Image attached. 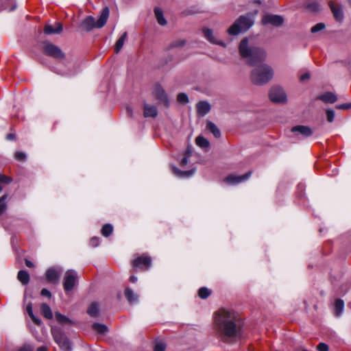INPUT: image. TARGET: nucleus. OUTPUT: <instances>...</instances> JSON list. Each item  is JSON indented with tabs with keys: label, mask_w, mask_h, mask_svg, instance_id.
I'll use <instances>...</instances> for the list:
<instances>
[{
	"label": "nucleus",
	"mask_w": 351,
	"mask_h": 351,
	"mask_svg": "<svg viewBox=\"0 0 351 351\" xmlns=\"http://www.w3.org/2000/svg\"><path fill=\"white\" fill-rule=\"evenodd\" d=\"M166 346L165 343L162 341H158L155 344L154 350V351H165Z\"/></svg>",
	"instance_id": "a19ab883"
},
{
	"label": "nucleus",
	"mask_w": 351,
	"mask_h": 351,
	"mask_svg": "<svg viewBox=\"0 0 351 351\" xmlns=\"http://www.w3.org/2000/svg\"><path fill=\"white\" fill-rule=\"evenodd\" d=\"M329 6L335 19L337 21H341L343 19V13L341 6L338 4H335L332 1L329 2Z\"/></svg>",
	"instance_id": "2eb2a0df"
},
{
	"label": "nucleus",
	"mask_w": 351,
	"mask_h": 351,
	"mask_svg": "<svg viewBox=\"0 0 351 351\" xmlns=\"http://www.w3.org/2000/svg\"><path fill=\"white\" fill-rule=\"evenodd\" d=\"M308 8L311 11V12H317L319 10V6L318 5L317 3L316 2H312V3H308Z\"/></svg>",
	"instance_id": "c03bdc74"
},
{
	"label": "nucleus",
	"mask_w": 351,
	"mask_h": 351,
	"mask_svg": "<svg viewBox=\"0 0 351 351\" xmlns=\"http://www.w3.org/2000/svg\"><path fill=\"white\" fill-rule=\"evenodd\" d=\"M184 44H185L184 40H178L173 42L170 47H171V48L180 47L184 46Z\"/></svg>",
	"instance_id": "37998d69"
},
{
	"label": "nucleus",
	"mask_w": 351,
	"mask_h": 351,
	"mask_svg": "<svg viewBox=\"0 0 351 351\" xmlns=\"http://www.w3.org/2000/svg\"><path fill=\"white\" fill-rule=\"evenodd\" d=\"M309 78H310V74L308 73H304L303 75H301L300 80L301 81H304V80H308Z\"/></svg>",
	"instance_id": "864d4df0"
},
{
	"label": "nucleus",
	"mask_w": 351,
	"mask_h": 351,
	"mask_svg": "<svg viewBox=\"0 0 351 351\" xmlns=\"http://www.w3.org/2000/svg\"><path fill=\"white\" fill-rule=\"evenodd\" d=\"M203 34L204 37L210 43L214 44H217L220 45H223V43L222 42H217L215 38L213 36V32L212 29L209 28H204L203 29Z\"/></svg>",
	"instance_id": "4be33fe9"
},
{
	"label": "nucleus",
	"mask_w": 351,
	"mask_h": 351,
	"mask_svg": "<svg viewBox=\"0 0 351 351\" xmlns=\"http://www.w3.org/2000/svg\"><path fill=\"white\" fill-rule=\"evenodd\" d=\"M25 265L28 267H34L33 263L31 262L30 261L27 260V259H25Z\"/></svg>",
	"instance_id": "6e6d98bb"
},
{
	"label": "nucleus",
	"mask_w": 351,
	"mask_h": 351,
	"mask_svg": "<svg viewBox=\"0 0 351 351\" xmlns=\"http://www.w3.org/2000/svg\"><path fill=\"white\" fill-rule=\"evenodd\" d=\"M40 312L41 314L47 319H51L53 317V313L50 306L45 304L43 303L40 306Z\"/></svg>",
	"instance_id": "b1692460"
},
{
	"label": "nucleus",
	"mask_w": 351,
	"mask_h": 351,
	"mask_svg": "<svg viewBox=\"0 0 351 351\" xmlns=\"http://www.w3.org/2000/svg\"><path fill=\"white\" fill-rule=\"evenodd\" d=\"M239 53L243 58L246 59L247 63L250 66H256L263 62L266 57V53L262 48L250 47L248 39H243L239 47Z\"/></svg>",
	"instance_id": "f03ea898"
},
{
	"label": "nucleus",
	"mask_w": 351,
	"mask_h": 351,
	"mask_svg": "<svg viewBox=\"0 0 351 351\" xmlns=\"http://www.w3.org/2000/svg\"><path fill=\"white\" fill-rule=\"evenodd\" d=\"M317 348L318 351H328V346L324 343H319Z\"/></svg>",
	"instance_id": "8fccbe9b"
},
{
	"label": "nucleus",
	"mask_w": 351,
	"mask_h": 351,
	"mask_svg": "<svg viewBox=\"0 0 351 351\" xmlns=\"http://www.w3.org/2000/svg\"><path fill=\"white\" fill-rule=\"evenodd\" d=\"M302 351H308V350H303Z\"/></svg>",
	"instance_id": "680f3d73"
},
{
	"label": "nucleus",
	"mask_w": 351,
	"mask_h": 351,
	"mask_svg": "<svg viewBox=\"0 0 351 351\" xmlns=\"http://www.w3.org/2000/svg\"><path fill=\"white\" fill-rule=\"evenodd\" d=\"M133 266L143 269H148L152 265V259L149 256H140L132 261Z\"/></svg>",
	"instance_id": "f8f14e48"
},
{
	"label": "nucleus",
	"mask_w": 351,
	"mask_h": 351,
	"mask_svg": "<svg viewBox=\"0 0 351 351\" xmlns=\"http://www.w3.org/2000/svg\"><path fill=\"white\" fill-rule=\"evenodd\" d=\"M40 294H41V295L47 297V298H51V296L50 291L45 288H44L41 290Z\"/></svg>",
	"instance_id": "3c124183"
},
{
	"label": "nucleus",
	"mask_w": 351,
	"mask_h": 351,
	"mask_svg": "<svg viewBox=\"0 0 351 351\" xmlns=\"http://www.w3.org/2000/svg\"><path fill=\"white\" fill-rule=\"evenodd\" d=\"M11 181L12 180L10 178L0 173V184H9Z\"/></svg>",
	"instance_id": "de8ad7c7"
},
{
	"label": "nucleus",
	"mask_w": 351,
	"mask_h": 351,
	"mask_svg": "<svg viewBox=\"0 0 351 351\" xmlns=\"http://www.w3.org/2000/svg\"><path fill=\"white\" fill-rule=\"evenodd\" d=\"M250 175L251 172H247L243 176L230 175L224 181L228 184L234 185L247 180L250 177Z\"/></svg>",
	"instance_id": "4468645a"
},
{
	"label": "nucleus",
	"mask_w": 351,
	"mask_h": 351,
	"mask_svg": "<svg viewBox=\"0 0 351 351\" xmlns=\"http://www.w3.org/2000/svg\"><path fill=\"white\" fill-rule=\"evenodd\" d=\"M62 25L60 23H56L55 27L50 25H45L44 32L46 34H59L62 31Z\"/></svg>",
	"instance_id": "412c9836"
},
{
	"label": "nucleus",
	"mask_w": 351,
	"mask_h": 351,
	"mask_svg": "<svg viewBox=\"0 0 351 351\" xmlns=\"http://www.w3.org/2000/svg\"><path fill=\"white\" fill-rule=\"evenodd\" d=\"M144 116L145 117L154 118L158 114V110L155 106L144 104Z\"/></svg>",
	"instance_id": "6ab92c4d"
},
{
	"label": "nucleus",
	"mask_w": 351,
	"mask_h": 351,
	"mask_svg": "<svg viewBox=\"0 0 351 351\" xmlns=\"http://www.w3.org/2000/svg\"><path fill=\"white\" fill-rule=\"evenodd\" d=\"M44 53L53 58L60 60L64 58V53L56 45L51 43H45L44 44Z\"/></svg>",
	"instance_id": "6e6552de"
},
{
	"label": "nucleus",
	"mask_w": 351,
	"mask_h": 351,
	"mask_svg": "<svg viewBox=\"0 0 351 351\" xmlns=\"http://www.w3.org/2000/svg\"><path fill=\"white\" fill-rule=\"evenodd\" d=\"M327 121L330 123L332 122L335 119V112L333 110L328 109L326 110Z\"/></svg>",
	"instance_id": "58836bf2"
},
{
	"label": "nucleus",
	"mask_w": 351,
	"mask_h": 351,
	"mask_svg": "<svg viewBox=\"0 0 351 351\" xmlns=\"http://www.w3.org/2000/svg\"><path fill=\"white\" fill-rule=\"evenodd\" d=\"M344 308V302L341 299H337L335 302V311L337 316H339Z\"/></svg>",
	"instance_id": "2f4dec72"
},
{
	"label": "nucleus",
	"mask_w": 351,
	"mask_h": 351,
	"mask_svg": "<svg viewBox=\"0 0 351 351\" xmlns=\"http://www.w3.org/2000/svg\"><path fill=\"white\" fill-rule=\"evenodd\" d=\"M18 351H33V349L30 346H25L21 348Z\"/></svg>",
	"instance_id": "603ef678"
},
{
	"label": "nucleus",
	"mask_w": 351,
	"mask_h": 351,
	"mask_svg": "<svg viewBox=\"0 0 351 351\" xmlns=\"http://www.w3.org/2000/svg\"><path fill=\"white\" fill-rule=\"evenodd\" d=\"M26 311H27V314L29 315V316L31 317L32 322L35 324H37V325H40L41 324V323H42L41 319L40 318H38V317L35 316L34 313H33L32 304L31 302H29L27 304Z\"/></svg>",
	"instance_id": "5701e85b"
},
{
	"label": "nucleus",
	"mask_w": 351,
	"mask_h": 351,
	"mask_svg": "<svg viewBox=\"0 0 351 351\" xmlns=\"http://www.w3.org/2000/svg\"><path fill=\"white\" fill-rule=\"evenodd\" d=\"M206 129L209 130L216 138H219L221 136V132L217 125L211 121H207Z\"/></svg>",
	"instance_id": "a878e982"
},
{
	"label": "nucleus",
	"mask_w": 351,
	"mask_h": 351,
	"mask_svg": "<svg viewBox=\"0 0 351 351\" xmlns=\"http://www.w3.org/2000/svg\"><path fill=\"white\" fill-rule=\"evenodd\" d=\"M93 328L99 334L104 335L108 332V327L102 324L95 323L93 325Z\"/></svg>",
	"instance_id": "473e14b6"
},
{
	"label": "nucleus",
	"mask_w": 351,
	"mask_h": 351,
	"mask_svg": "<svg viewBox=\"0 0 351 351\" xmlns=\"http://www.w3.org/2000/svg\"><path fill=\"white\" fill-rule=\"evenodd\" d=\"M51 332L55 342L62 351L72 350L71 342L61 328L53 326L51 327Z\"/></svg>",
	"instance_id": "423d86ee"
},
{
	"label": "nucleus",
	"mask_w": 351,
	"mask_h": 351,
	"mask_svg": "<svg viewBox=\"0 0 351 351\" xmlns=\"http://www.w3.org/2000/svg\"><path fill=\"white\" fill-rule=\"evenodd\" d=\"M112 226L110 223H106L101 228V234L103 236L107 237L112 232Z\"/></svg>",
	"instance_id": "f704fd0d"
},
{
	"label": "nucleus",
	"mask_w": 351,
	"mask_h": 351,
	"mask_svg": "<svg viewBox=\"0 0 351 351\" xmlns=\"http://www.w3.org/2000/svg\"><path fill=\"white\" fill-rule=\"evenodd\" d=\"M13 138H14V134H9L7 136V138L9 139V140H12V139H13Z\"/></svg>",
	"instance_id": "bf43d9fd"
},
{
	"label": "nucleus",
	"mask_w": 351,
	"mask_h": 351,
	"mask_svg": "<svg viewBox=\"0 0 351 351\" xmlns=\"http://www.w3.org/2000/svg\"><path fill=\"white\" fill-rule=\"evenodd\" d=\"M284 19L281 16L275 14H266L262 19L263 25L270 24L274 26H280L283 23Z\"/></svg>",
	"instance_id": "9d476101"
},
{
	"label": "nucleus",
	"mask_w": 351,
	"mask_h": 351,
	"mask_svg": "<svg viewBox=\"0 0 351 351\" xmlns=\"http://www.w3.org/2000/svg\"><path fill=\"white\" fill-rule=\"evenodd\" d=\"M127 37V32H124L121 37L118 39V40L115 43L114 51L116 53H119L121 48L123 47L124 43Z\"/></svg>",
	"instance_id": "c85d7f7f"
},
{
	"label": "nucleus",
	"mask_w": 351,
	"mask_h": 351,
	"mask_svg": "<svg viewBox=\"0 0 351 351\" xmlns=\"http://www.w3.org/2000/svg\"><path fill=\"white\" fill-rule=\"evenodd\" d=\"M126 112L128 116L132 117V108L130 106L126 107Z\"/></svg>",
	"instance_id": "5fc2aeb1"
},
{
	"label": "nucleus",
	"mask_w": 351,
	"mask_h": 351,
	"mask_svg": "<svg viewBox=\"0 0 351 351\" xmlns=\"http://www.w3.org/2000/svg\"><path fill=\"white\" fill-rule=\"evenodd\" d=\"M109 8L105 7L102 9L101 14L97 21L95 18L91 16H86L82 23V27L87 32H90L94 28H101L106 25L109 17Z\"/></svg>",
	"instance_id": "39448f33"
},
{
	"label": "nucleus",
	"mask_w": 351,
	"mask_h": 351,
	"mask_svg": "<svg viewBox=\"0 0 351 351\" xmlns=\"http://www.w3.org/2000/svg\"><path fill=\"white\" fill-rule=\"evenodd\" d=\"M316 99L322 100L326 104H333L337 100V97L335 94L331 92H326L317 96Z\"/></svg>",
	"instance_id": "f3484780"
},
{
	"label": "nucleus",
	"mask_w": 351,
	"mask_h": 351,
	"mask_svg": "<svg viewBox=\"0 0 351 351\" xmlns=\"http://www.w3.org/2000/svg\"><path fill=\"white\" fill-rule=\"evenodd\" d=\"M154 13L156 18L157 19L158 23L160 25H165L167 24V21L163 16V12L162 10L159 8H156L154 9Z\"/></svg>",
	"instance_id": "cd10ccee"
},
{
	"label": "nucleus",
	"mask_w": 351,
	"mask_h": 351,
	"mask_svg": "<svg viewBox=\"0 0 351 351\" xmlns=\"http://www.w3.org/2000/svg\"><path fill=\"white\" fill-rule=\"evenodd\" d=\"M47 347L46 346H40L37 348V351H46Z\"/></svg>",
	"instance_id": "13d9d810"
},
{
	"label": "nucleus",
	"mask_w": 351,
	"mask_h": 351,
	"mask_svg": "<svg viewBox=\"0 0 351 351\" xmlns=\"http://www.w3.org/2000/svg\"><path fill=\"white\" fill-rule=\"evenodd\" d=\"M336 108L339 109V110H348V109H350V108H351V102L350 103H346V104H343L337 105V106H336Z\"/></svg>",
	"instance_id": "09e8293b"
},
{
	"label": "nucleus",
	"mask_w": 351,
	"mask_h": 351,
	"mask_svg": "<svg viewBox=\"0 0 351 351\" xmlns=\"http://www.w3.org/2000/svg\"><path fill=\"white\" fill-rule=\"evenodd\" d=\"M27 291H25V294H24V300L25 301L27 300Z\"/></svg>",
	"instance_id": "052dcab7"
},
{
	"label": "nucleus",
	"mask_w": 351,
	"mask_h": 351,
	"mask_svg": "<svg viewBox=\"0 0 351 351\" xmlns=\"http://www.w3.org/2000/svg\"><path fill=\"white\" fill-rule=\"evenodd\" d=\"M17 277L19 280L23 285H27L29 281V275L26 271H19Z\"/></svg>",
	"instance_id": "c756f323"
},
{
	"label": "nucleus",
	"mask_w": 351,
	"mask_h": 351,
	"mask_svg": "<svg viewBox=\"0 0 351 351\" xmlns=\"http://www.w3.org/2000/svg\"><path fill=\"white\" fill-rule=\"evenodd\" d=\"M62 271L60 267H51L47 269L45 276L49 282L57 283Z\"/></svg>",
	"instance_id": "ddd939ff"
},
{
	"label": "nucleus",
	"mask_w": 351,
	"mask_h": 351,
	"mask_svg": "<svg viewBox=\"0 0 351 351\" xmlns=\"http://www.w3.org/2000/svg\"><path fill=\"white\" fill-rule=\"evenodd\" d=\"M213 319L215 332L223 341H236L241 337L240 321L234 311L220 308L214 313Z\"/></svg>",
	"instance_id": "f257e3e1"
},
{
	"label": "nucleus",
	"mask_w": 351,
	"mask_h": 351,
	"mask_svg": "<svg viewBox=\"0 0 351 351\" xmlns=\"http://www.w3.org/2000/svg\"><path fill=\"white\" fill-rule=\"evenodd\" d=\"M125 296L130 303H134L138 300V295L129 287L125 290Z\"/></svg>",
	"instance_id": "bb28decb"
},
{
	"label": "nucleus",
	"mask_w": 351,
	"mask_h": 351,
	"mask_svg": "<svg viewBox=\"0 0 351 351\" xmlns=\"http://www.w3.org/2000/svg\"><path fill=\"white\" fill-rule=\"evenodd\" d=\"M196 144L202 148H207L209 146V142L203 136H199L196 138Z\"/></svg>",
	"instance_id": "72a5a7b5"
},
{
	"label": "nucleus",
	"mask_w": 351,
	"mask_h": 351,
	"mask_svg": "<svg viewBox=\"0 0 351 351\" xmlns=\"http://www.w3.org/2000/svg\"><path fill=\"white\" fill-rule=\"evenodd\" d=\"M269 95L271 101L274 103H284L287 101V96L284 90L278 86L271 88Z\"/></svg>",
	"instance_id": "1a4fd4ad"
},
{
	"label": "nucleus",
	"mask_w": 351,
	"mask_h": 351,
	"mask_svg": "<svg viewBox=\"0 0 351 351\" xmlns=\"http://www.w3.org/2000/svg\"><path fill=\"white\" fill-rule=\"evenodd\" d=\"M291 131L294 133H299L304 137H308L313 134L311 128L306 125H296L291 128Z\"/></svg>",
	"instance_id": "dca6fc26"
},
{
	"label": "nucleus",
	"mask_w": 351,
	"mask_h": 351,
	"mask_svg": "<svg viewBox=\"0 0 351 351\" xmlns=\"http://www.w3.org/2000/svg\"><path fill=\"white\" fill-rule=\"evenodd\" d=\"M258 11L247 13L241 16L228 29L230 35L236 36L243 32L248 30L254 24V19Z\"/></svg>",
	"instance_id": "7ed1b4c3"
},
{
	"label": "nucleus",
	"mask_w": 351,
	"mask_h": 351,
	"mask_svg": "<svg viewBox=\"0 0 351 351\" xmlns=\"http://www.w3.org/2000/svg\"><path fill=\"white\" fill-rule=\"evenodd\" d=\"M324 28H325V24L323 23H319L316 24L311 28V32L316 33V32H318L324 29Z\"/></svg>",
	"instance_id": "ea45409f"
},
{
	"label": "nucleus",
	"mask_w": 351,
	"mask_h": 351,
	"mask_svg": "<svg viewBox=\"0 0 351 351\" xmlns=\"http://www.w3.org/2000/svg\"><path fill=\"white\" fill-rule=\"evenodd\" d=\"M77 274L75 270L69 269L66 271L64 278V289L66 292L71 291L77 282Z\"/></svg>",
	"instance_id": "0eeeda50"
},
{
	"label": "nucleus",
	"mask_w": 351,
	"mask_h": 351,
	"mask_svg": "<svg viewBox=\"0 0 351 351\" xmlns=\"http://www.w3.org/2000/svg\"><path fill=\"white\" fill-rule=\"evenodd\" d=\"M99 242H100V239L99 237H93L90 240V244L91 246L95 247H97L99 244Z\"/></svg>",
	"instance_id": "49530a36"
},
{
	"label": "nucleus",
	"mask_w": 351,
	"mask_h": 351,
	"mask_svg": "<svg viewBox=\"0 0 351 351\" xmlns=\"http://www.w3.org/2000/svg\"><path fill=\"white\" fill-rule=\"evenodd\" d=\"M211 293L210 289L206 287H202L198 291V295L202 299H206Z\"/></svg>",
	"instance_id": "c9c22d12"
},
{
	"label": "nucleus",
	"mask_w": 351,
	"mask_h": 351,
	"mask_svg": "<svg viewBox=\"0 0 351 351\" xmlns=\"http://www.w3.org/2000/svg\"><path fill=\"white\" fill-rule=\"evenodd\" d=\"M153 94L160 103L165 104L166 106H169V103L167 95L165 90L160 85H156L154 86Z\"/></svg>",
	"instance_id": "9b49d317"
},
{
	"label": "nucleus",
	"mask_w": 351,
	"mask_h": 351,
	"mask_svg": "<svg viewBox=\"0 0 351 351\" xmlns=\"http://www.w3.org/2000/svg\"><path fill=\"white\" fill-rule=\"evenodd\" d=\"M210 110V105L207 101H200L197 104V111L199 116L204 117Z\"/></svg>",
	"instance_id": "aec40b11"
},
{
	"label": "nucleus",
	"mask_w": 351,
	"mask_h": 351,
	"mask_svg": "<svg viewBox=\"0 0 351 351\" xmlns=\"http://www.w3.org/2000/svg\"><path fill=\"white\" fill-rule=\"evenodd\" d=\"M273 75L272 68L267 64H263L252 71L251 80L254 84L263 85L269 82Z\"/></svg>",
	"instance_id": "20e7f679"
},
{
	"label": "nucleus",
	"mask_w": 351,
	"mask_h": 351,
	"mask_svg": "<svg viewBox=\"0 0 351 351\" xmlns=\"http://www.w3.org/2000/svg\"><path fill=\"white\" fill-rule=\"evenodd\" d=\"M6 199H7L6 195H3L2 197H0V216L7 209Z\"/></svg>",
	"instance_id": "e433bc0d"
},
{
	"label": "nucleus",
	"mask_w": 351,
	"mask_h": 351,
	"mask_svg": "<svg viewBox=\"0 0 351 351\" xmlns=\"http://www.w3.org/2000/svg\"><path fill=\"white\" fill-rule=\"evenodd\" d=\"M177 99L179 103L182 104H185L189 101L188 96L183 93L178 94Z\"/></svg>",
	"instance_id": "4c0bfd02"
},
{
	"label": "nucleus",
	"mask_w": 351,
	"mask_h": 351,
	"mask_svg": "<svg viewBox=\"0 0 351 351\" xmlns=\"http://www.w3.org/2000/svg\"><path fill=\"white\" fill-rule=\"evenodd\" d=\"M87 313L91 317H97L99 313V304L93 302L87 310Z\"/></svg>",
	"instance_id": "7c9ffc66"
},
{
	"label": "nucleus",
	"mask_w": 351,
	"mask_h": 351,
	"mask_svg": "<svg viewBox=\"0 0 351 351\" xmlns=\"http://www.w3.org/2000/svg\"><path fill=\"white\" fill-rule=\"evenodd\" d=\"M15 158L19 161H23L26 158V154L24 152H16L15 154Z\"/></svg>",
	"instance_id": "a18cd8bd"
},
{
	"label": "nucleus",
	"mask_w": 351,
	"mask_h": 351,
	"mask_svg": "<svg viewBox=\"0 0 351 351\" xmlns=\"http://www.w3.org/2000/svg\"><path fill=\"white\" fill-rule=\"evenodd\" d=\"M130 281L132 283H135L137 281V277L135 276H131L130 277Z\"/></svg>",
	"instance_id": "4d7b16f0"
},
{
	"label": "nucleus",
	"mask_w": 351,
	"mask_h": 351,
	"mask_svg": "<svg viewBox=\"0 0 351 351\" xmlns=\"http://www.w3.org/2000/svg\"><path fill=\"white\" fill-rule=\"evenodd\" d=\"M191 155V152L189 149L186 151V156L181 160L180 165L181 167H184L188 163V157Z\"/></svg>",
	"instance_id": "79ce46f5"
},
{
	"label": "nucleus",
	"mask_w": 351,
	"mask_h": 351,
	"mask_svg": "<svg viewBox=\"0 0 351 351\" xmlns=\"http://www.w3.org/2000/svg\"><path fill=\"white\" fill-rule=\"evenodd\" d=\"M55 317L56 321L61 324H73V322L68 317L61 314L59 312L55 313Z\"/></svg>",
	"instance_id": "393cba45"
},
{
	"label": "nucleus",
	"mask_w": 351,
	"mask_h": 351,
	"mask_svg": "<svg viewBox=\"0 0 351 351\" xmlns=\"http://www.w3.org/2000/svg\"><path fill=\"white\" fill-rule=\"evenodd\" d=\"M171 169L173 174L180 178H189L193 175L195 169L189 171H181L174 165H171Z\"/></svg>",
	"instance_id": "a211bd4d"
}]
</instances>
